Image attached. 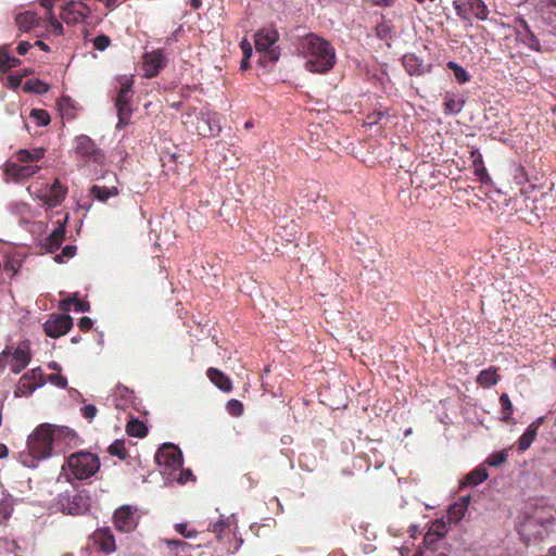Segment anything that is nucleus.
Returning a JSON list of instances; mask_svg holds the SVG:
<instances>
[{
  "mask_svg": "<svg viewBox=\"0 0 556 556\" xmlns=\"http://www.w3.org/2000/svg\"><path fill=\"white\" fill-rule=\"evenodd\" d=\"M198 134L206 138H215L222 131L220 121L217 113L203 110L197 116Z\"/></svg>",
  "mask_w": 556,
  "mask_h": 556,
  "instance_id": "nucleus-9",
  "label": "nucleus"
},
{
  "mask_svg": "<svg viewBox=\"0 0 556 556\" xmlns=\"http://www.w3.org/2000/svg\"><path fill=\"white\" fill-rule=\"evenodd\" d=\"M31 45L28 41H21L17 46L16 51L20 55H24L29 51Z\"/></svg>",
  "mask_w": 556,
  "mask_h": 556,
  "instance_id": "nucleus-58",
  "label": "nucleus"
},
{
  "mask_svg": "<svg viewBox=\"0 0 556 556\" xmlns=\"http://www.w3.org/2000/svg\"><path fill=\"white\" fill-rule=\"evenodd\" d=\"M75 253H76V247H74V245H66V247L63 248L62 253L55 256V261L59 262V263H62L63 262V260H62L63 256L66 257V258H71V257H73L75 255Z\"/></svg>",
  "mask_w": 556,
  "mask_h": 556,
  "instance_id": "nucleus-50",
  "label": "nucleus"
},
{
  "mask_svg": "<svg viewBox=\"0 0 556 556\" xmlns=\"http://www.w3.org/2000/svg\"><path fill=\"white\" fill-rule=\"evenodd\" d=\"M507 457H508V451L503 450V451L491 454L486 458L485 462L489 466L496 467V466L502 465L504 462H506Z\"/></svg>",
  "mask_w": 556,
  "mask_h": 556,
  "instance_id": "nucleus-44",
  "label": "nucleus"
},
{
  "mask_svg": "<svg viewBox=\"0 0 556 556\" xmlns=\"http://www.w3.org/2000/svg\"><path fill=\"white\" fill-rule=\"evenodd\" d=\"M8 349L0 354V372L8 366Z\"/></svg>",
  "mask_w": 556,
  "mask_h": 556,
  "instance_id": "nucleus-61",
  "label": "nucleus"
},
{
  "mask_svg": "<svg viewBox=\"0 0 556 556\" xmlns=\"http://www.w3.org/2000/svg\"><path fill=\"white\" fill-rule=\"evenodd\" d=\"M155 460L159 466L163 467L162 473L170 476L180 469L184 464L181 451L169 443L163 444L155 454Z\"/></svg>",
  "mask_w": 556,
  "mask_h": 556,
  "instance_id": "nucleus-7",
  "label": "nucleus"
},
{
  "mask_svg": "<svg viewBox=\"0 0 556 556\" xmlns=\"http://www.w3.org/2000/svg\"><path fill=\"white\" fill-rule=\"evenodd\" d=\"M13 513V503L10 498L0 502V522L8 520Z\"/></svg>",
  "mask_w": 556,
  "mask_h": 556,
  "instance_id": "nucleus-46",
  "label": "nucleus"
},
{
  "mask_svg": "<svg viewBox=\"0 0 556 556\" xmlns=\"http://www.w3.org/2000/svg\"><path fill=\"white\" fill-rule=\"evenodd\" d=\"M109 453L112 456H116L119 459H125L127 457V451L125 448V442L122 440H115L110 446H109Z\"/></svg>",
  "mask_w": 556,
  "mask_h": 556,
  "instance_id": "nucleus-40",
  "label": "nucleus"
},
{
  "mask_svg": "<svg viewBox=\"0 0 556 556\" xmlns=\"http://www.w3.org/2000/svg\"><path fill=\"white\" fill-rule=\"evenodd\" d=\"M73 326V319L68 315L58 314L51 315L49 319L45 323L43 328L47 336L51 338H59Z\"/></svg>",
  "mask_w": 556,
  "mask_h": 556,
  "instance_id": "nucleus-15",
  "label": "nucleus"
},
{
  "mask_svg": "<svg viewBox=\"0 0 556 556\" xmlns=\"http://www.w3.org/2000/svg\"><path fill=\"white\" fill-rule=\"evenodd\" d=\"M402 63L410 76H420L431 71V65L425 66L424 62L413 53L405 54L402 58Z\"/></svg>",
  "mask_w": 556,
  "mask_h": 556,
  "instance_id": "nucleus-21",
  "label": "nucleus"
},
{
  "mask_svg": "<svg viewBox=\"0 0 556 556\" xmlns=\"http://www.w3.org/2000/svg\"><path fill=\"white\" fill-rule=\"evenodd\" d=\"M467 511V508L465 507L464 504H458L457 502H455L454 504H452L448 508V511H447V517H448V520L451 522H458L463 519V517L465 516Z\"/></svg>",
  "mask_w": 556,
  "mask_h": 556,
  "instance_id": "nucleus-37",
  "label": "nucleus"
},
{
  "mask_svg": "<svg viewBox=\"0 0 556 556\" xmlns=\"http://www.w3.org/2000/svg\"><path fill=\"white\" fill-rule=\"evenodd\" d=\"M447 67L453 71L454 77L459 84H466L470 80L469 73L455 61L447 62Z\"/></svg>",
  "mask_w": 556,
  "mask_h": 556,
  "instance_id": "nucleus-35",
  "label": "nucleus"
},
{
  "mask_svg": "<svg viewBox=\"0 0 556 556\" xmlns=\"http://www.w3.org/2000/svg\"><path fill=\"white\" fill-rule=\"evenodd\" d=\"M54 505L65 515H86L91 509L92 498L87 490L73 489L58 494Z\"/></svg>",
  "mask_w": 556,
  "mask_h": 556,
  "instance_id": "nucleus-4",
  "label": "nucleus"
},
{
  "mask_svg": "<svg viewBox=\"0 0 556 556\" xmlns=\"http://www.w3.org/2000/svg\"><path fill=\"white\" fill-rule=\"evenodd\" d=\"M300 50L305 59V68L312 73H327L336 63V51L332 45L314 34L302 39Z\"/></svg>",
  "mask_w": 556,
  "mask_h": 556,
  "instance_id": "nucleus-1",
  "label": "nucleus"
},
{
  "mask_svg": "<svg viewBox=\"0 0 556 556\" xmlns=\"http://www.w3.org/2000/svg\"><path fill=\"white\" fill-rule=\"evenodd\" d=\"M166 58L161 50L147 53L143 59L144 76L152 78L165 66Z\"/></svg>",
  "mask_w": 556,
  "mask_h": 556,
  "instance_id": "nucleus-18",
  "label": "nucleus"
},
{
  "mask_svg": "<svg viewBox=\"0 0 556 556\" xmlns=\"http://www.w3.org/2000/svg\"><path fill=\"white\" fill-rule=\"evenodd\" d=\"M90 195L97 199L100 202H106L109 199L117 197L119 194V189L117 186H99L93 185L89 189Z\"/></svg>",
  "mask_w": 556,
  "mask_h": 556,
  "instance_id": "nucleus-23",
  "label": "nucleus"
},
{
  "mask_svg": "<svg viewBox=\"0 0 556 556\" xmlns=\"http://www.w3.org/2000/svg\"><path fill=\"white\" fill-rule=\"evenodd\" d=\"M469 10L471 16L480 21H485L489 16V9L482 0H470Z\"/></svg>",
  "mask_w": 556,
  "mask_h": 556,
  "instance_id": "nucleus-31",
  "label": "nucleus"
},
{
  "mask_svg": "<svg viewBox=\"0 0 556 556\" xmlns=\"http://www.w3.org/2000/svg\"><path fill=\"white\" fill-rule=\"evenodd\" d=\"M376 35L379 39H390L392 36V27L387 21H381L376 26Z\"/></svg>",
  "mask_w": 556,
  "mask_h": 556,
  "instance_id": "nucleus-45",
  "label": "nucleus"
},
{
  "mask_svg": "<svg viewBox=\"0 0 556 556\" xmlns=\"http://www.w3.org/2000/svg\"><path fill=\"white\" fill-rule=\"evenodd\" d=\"M477 381L482 387H486V388L493 387L497 382L496 370L493 367L482 370L479 374Z\"/></svg>",
  "mask_w": 556,
  "mask_h": 556,
  "instance_id": "nucleus-32",
  "label": "nucleus"
},
{
  "mask_svg": "<svg viewBox=\"0 0 556 556\" xmlns=\"http://www.w3.org/2000/svg\"><path fill=\"white\" fill-rule=\"evenodd\" d=\"M543 420H544V417L543 416H540L538 417L534 421H532L528 428L529 429H532L535 433H538V430L540 428V426L543 424Z\"/></svg>",
  "mask_w": 556,
  "mask_h": 556,
  "instance_id": "nucleus-60",
  "label": "nucleus"
},
{
  "mask_svg": "<svg viewBox=\"0 0 556 556\" xmlns=\"http://www.w3.org/2000/svg\"><path fill=\"white\" fill-rule=\"evenodd\" d=\"M100 469V459L98 455L79 451L65 458L61 466V472L58 482L64 479L66 482L84 481L94 476Z\"/></svg>",
  "mask_w": 556,
  "mask_h": 556,
  "instance_id": "nucleus-2",
  "label": "nucleus"
},
{
  "mask_svg": "<svg viewBox=\"0 0 556 556\" xmlns=\"http://www.w3.org/2000/svg\"><path fill=\"white\" fill-rule=\"evenodd\" d=\"M96 539L99 542L101 551L112 553L116 549L115 540L110 529H101L97 531Z\"/></svg>",
  "mask_w": 556,
  "mask_h": 556,
  "instance_id": "nucleus-26",
  "label": "nucleus"
},
{
  "mask_svg": "<svg viewBox=\"0 0 556 556\" xmlns=\"http://www.w3.org/2000/svg\"><path fill=\"white\" fill-rule=\"evenodd\" d=\"M227 527H228V522L222 518L213 525L212 531L215 532L218 538H220V534L224 532V530Z\"/></svg>",
  "mask_w": 556,
  "mask_h": 556,
  "instance_id": "nucleus-55",
  "label": "nucleus"
},
{
  "mask_svg": "<svg viewBox=\"0 0 556 556\" xmlns=\"http://www.w3.org/2000/svg\"><path fill=\"white\" fill-rule=\"evenodd\" d=\"M23 89L26 92H35L37 94L47 93L50 89L49 85L39 79H29L25 81Z\"/></svg>",
  "mask_w": 556,
  "mask_h": 556,
  "instance_id": "nucleus-34",
  "label": "nucleus"
},
{
  "mask_svg": "<svg viewBox=\"0 0 556 556\" xmlns=\"http://www.w3.org/2000/svg\"><path fill=\"white\" fill-rule=\"evenodd\" d=\"M93 321L89 317H83L78 323V326L83 331H88L89 329H91Z\"/></svg>",
  "mask_w": 556,
  "mask_h": 556,
  "instance_id": "nucleus-57",
  "label": "nucleus"
},
{
  "mask_svg": "<svg viewBox=\"0 0 556 556\" xmlns=\"http://www.w3.org/2000/svg\"><path fill=\"white\" fill-rule=\"evenodd\" d=\"M112 396L114 405L118 409H127L135 403V396L132 391L123 386L116 387Z\"/></svg>",
  "mask_w": 556,
  "mask_h": 556,
  "instance_id": "nucleus-22",
  "label": "nucleus"
},
{
  "mask_svg": "<svg viewBox=\"0 0 556 556\" xmlns=\"http://www.w3.org/2000/svg\"><path fill=\"white\" fill-rule=\"evenodd\" d=\"M240 48L243 53V56H245V59H251V56L253 54V48H252L251 42L247 38H243L240 41Z\"/></svg>",
  "mask_w": 556,
  "mask_h": 556,
  "instance_id": "nucleus-52",
  "label": "nucleus"
},
{
  "mask_svg": "<svg viewBox=\"0 0 556 556\" xmlns=\"http://www.w3.org/2000/svg\"><path fill=\"white\" fill-rule=\"evenodd\" d=\"M465 100L463 96L446 92L444 96V112L448 115H457L464 108Z\"/></svg>",
  "mask_w": 556,
  "mask_h": 556,
  "instance_id": "nucleus-24",
  "label": "nucleus"
},
{
  "mask_svg": "<svg viewBox=\"0 0 556 556\" xmlns=\"http://www.w3.org/2000/svg\"><path fill=\"white\" fill-rule=\"evenodd\" d=\"M47 29L53 35H62L63 26L59 22L58 17L53 14V12H49L47 17Z\"/></svg>",
  "mask_w": 556,
  "mask_h": 556,
  "instance_id": "nucleus-41",
  "label": "nucleus"
},
{
  "mask_svg": "<svg viewBox=\"0 0 556 556\" xmlns=\"http://www.w3.org/2000/svg\"><path fill=\"white\" fill-rule=\"evenodd\" d=\"M182 31V27L179 26L167 39H166V42L167 43H172L173 41H177L178 40V35L179 33Z\"/></svg>",
  "mask_w": 556,
  "mask_h": 556,
  "instance_id": "nucleus-64",
  "label": "nucleus"
},
{
  "mask_svg": "<svg viewBox=\"0 0 556 556\" xmlns=\"http://www.w3.org/2000/svg\"><path fill=\"white\" fill-rule=\"evenodd\" d=\"M470 0H454L453 8L462 20L470 22L471 13L469 10ZM471 25V23H469Z\"/></svg>",
  "mask_w": 556,
  "mask_h": 556,
  "instance_id": "nucleus-36",
  "label": "nucleus"
},
{
  "mask_svg": "<svg viewBox=\"0 0 556 556\" xmlns=\"http://www.w3.org/2000/svg\"><path fill=\"white\" fill-rule=\"evenodd\" d=\"M47 383V378L41 367H36L24 374L14 391L15 396H28L35 390L43 387Z\"/></svg>",
  "mask_w": 556,
  "mask_h": 556,
  "instance_id": "nucleus-8",
  "label": "nucleus"
},
{
  "mask_svg": "<svg viewBox=\"0 0 556 556\" xmlns=\"http://www.w3.org/2000/svg\"><path fill=\"white\" fill-rule=\"evenodd\" d=\"M279 33L274 25H267L258 29L254 35L256 52L261 54L260 64L276 63L280 58V49L277 46Z\"/></svg>",
  "mask_w": 556,
  "mask_h": 556,
  "instance_id": "nucleus-5",
  "label": "nucleus"
},
{
  "mask_svg": "<svg viewBox=\"0 0 556 556\" xmlns=\"http://www.w3.org/2000/svg\"><path fill=\"white\" fill-rule=\"evenodd\" d=\"M111 43V39L106 35H99L93 39V47L99 51H104Z\"/></svg>",
  "mask_w": 556,
  "mask_h": 556,
  "instance_id": "nucleus-49",
  "label": "nucleus"
},
{
  "mask_svg": "<svg viewBox=\"0 0 556 556\" xmlns=\"http://www.w3.org/2000/svg\"><path fill=\"white\" fill-rule=\"evenodd\" d=\"M49 428L48 434L54 453H61L66 446L71 445L75 439V432L68 427L45 425Z\"/></svg>",
  "mask_w": 556,
  "mask_h": 556,
  "instance_id": "nucleus-11",
  "label": "nucleus"
},
{
  "mask_svg": "<svg viewBox=\"0 0 556 556\" xmlns=\"http://www.w3.org/2000/svg\"><path fill=\"white\" fill-rule=\"evenodd\" d=\"M75 152L85 161L102 163L104 159L102 151L97 147L94 141L86 135H79L75 138Z\"/></svg>",
  "mask_w": 556,
  "mask_h": 556,
  "instance_id": "nucleus-10",
  "label": "nucleus"
},
{
  "mask_svg": "<svg viewBox=\"0 0 556 556\" xmlns=\"http://www.w3.org/2000/svg\"><path fill=\"white\" fill-rule=\"evenodd\" d=\"M126 431L131 437L143 438L147 432V426L138 419L131 418L126 426Z\"/></svg>",
  "mask_w": 556,
  "mask_h": 556,
  "instance_id": "nucleus-33",
  "label": "nucleus"
},
{
  "mask_svg": "<svg viewBox=\"0 0 556 556\" xmlns=\"http://www.w3.org/2000/svg\"><path fill=\"white\" fill-rule=\"evenodd\" d=\"M471 157H472V164L475 166L476 176H478V178L481 182H486V180L489 179V175H488L485 167L483 166L482 155L480 154L479 151H472Z\"/></svg>",
  "mask_w": 556,
  "mask_h": 556,
  "instance_id": "nucleus-30",
  "label": "nucleus"
},
{
  "mask_svg": "<svg viewBox=\"0 0 556 556\" xmlns=\"http://www.w3.org/2000/svg\"><path fill=\"white\" fill-rule=\"evenodd\" d=\"M40 166L24 163L23 165L10 162L5 164L4 172L7 176L15 181L27 179L34 176Z\"/></svg>",
  "mask_w": 556,
  "mask_h": 556,
  "instance_id": "nucleus-17",
  "label": "nucleus"
},
{
  "mask_svg": "<svg viewBox=\"0 0 556 556\" xmlns=\"http://www.w3.org/2000/svg\"><path fill=\"white\" fill-rule=\"evenodd\" d=\"M168 480H175L178 483L184 484L187 481L194 480V477L190 469H184L180 467V469H177V471L173 473Z\"/></svg>",
  "mask_w": 556,
  "mask_h": 556,
  "instance_id": "nucleus-43",
  "label": "nucleus"
},
{
  "mask_svg": "<svg viewBox=\"0 0 556 556\" xmlns=\"http://www.w3.org/2000/svg\"><path fill=\"white\" fill-rule=\"evenodd\" d=\"M72 306H74L73 298H70L67 300H63L59 304V308L63 312L71 311Z\"/></svg>",
  "mask_w": 556,
  "mask_h": 556,
  "instance_id": "nucleus-59",
  "label": "nucleus"
},
{
  "mask_svg": "<svg viewBox=\"0 0 556 556\" xmlns=\"http://www.w3.org/2000/svg\"><path fill=\"white\" fill-rule=\"evenodd\" d=\"M29 116L35 119L38 126H47L50 123V115L47 111L40 109H33Z\"/></svg>",
  "mask_w": 556,
  "mask_h": 556,
  "instance_id": "nucleus-42",
  "label": "nucleus"
},
{
  "mask_svg": "<svg viewBox=\"0 0 556 556\" xmlns=\"http://www.w3.org/2000/svg\"><path fill=\"white\" fill-rule=\"evenodd\" d=\"M67 219L68 214H65V216L62 219H58L56 227L52 230V232L49 236H47L40 241L41 248L45 249L47 252H53L61 247L64 240L65 225Z\"/></svg>",
  "mask_w": 556,
  "mask_h": 556,
  "instance_id": "nucleus-16",
  "label": "nucleus"
},
{
  "mask_svg": "<svg viewBox=\"0 0 556 556\" xmlns=\"http://www.w3.org/2000/svg\"><path fill=\"white\" fill-rule=\"evenodd\" d=\"M91 13L90 8L80 0H71L66 2L61 11V18L66 24H77L84 22Z\"/></svg>",
  "mask_w": 556,
  "mask_h": 556,
  "instance_id": "nucleus-12",
  "label": "nucleus"
},
{
  "mask_svg": "<svg viewBox=\"0 0 556 556\" xmlns=\"http://www.w3.org/2000/svg\"><path fill=\"white\" fill-rule=\"evenodd\" d=\"M489 477L488 470L479 466L475 470H472L470 473L467 475L465 481L463 482L464 485H471L476 486L483 481H485Z\"/></svg>",
  "mask_w": 556,
  "mask_h": 556,
  "instance_id": "nucleus-27",
  "label": "nucleus"
},
{
  "mask_svg": "<svg viewBox=\"0 0 556 556\" xmlns=\"http://www.w3.org/2000/svg\"><path fill=\"white\" fill-rule=\"evenodd\" d=\"M18 267L13 261H9L4 263V269L12 271V274H16L18 270Z\"/></svg>",
  "mask_w": 556,
  "mask_h": 556,
  "instance_id": "nucleus-63",
  "label": "nucleus"
},
{
  "mask_svg": "<svg viewBox=\"0 0 556 556\" xmlns=\"http://www.w3.org/2000/svg\"><path fill=\"white\" fill-rule=\"evenodd\" d=\"M97 407L92 404H87L84 407H81L83 416L89 421L93 420V418L97 416Z\"/></svg>",
  "mask_w": 556,
  "mask_h": 556,
  "instance_id": "nucleus-51",
  "label": "nucleus"
},
{
  "mask_svg": "<svg viewBox=\"0 0 556 556\" xmlns=\"http://www.w3.org/2000/svg\"><path fill=\"white\" fill-rule=\"evenodd\" d=\"M226 409L231 416L239 417L243 413V405L238 400H229Z\"/></svg>",
  "mask_w": 556,
  "mask_h": 556,
  "instance_id": "nucleus-47",
  "label": "nucleus"
},
{
  "mask_svg": "<svg viewBox=\"0 0 556 556\" xmlns=\"http://www.w3.org/2000/svg\"><path fill=\"white\" fill-rule=\"evenodd\" d=\"M21 61L12 56L9 52V47L0 48V71L4 72L20 65Z\"/></svg>",
  "mask_w": 556,
  "mask_h": 556,
  "instance_id": "nucleus-29",
  "label": "nucleus"
},
{
  "mask_svg": "<svg viewBox=\"0 0 556 556\" xmlns=\"http://www.w3.org/2000/svg\"><path fill=\"white\" fill-rule=\"evenodd\" d=\"M536 434L532 429L527 428L523 434L518 440V448L523 452L528 450L536 438Z\"/></svg>",
  "mask_w": 556,
  "mask_h": 556,
  "instance_id": "nucleus-39",
  "label": "nucleus"
},
{
  "mask_svg": "<svg viewBox=\"0 0 556 556\" xmlns=\"http://www.w3.org/2000/svg\"><path fill=\"white\" fill-rule=\"evenodd\" d=\"M528 46H529L531 49H534V50H539V49H540V42H539V40L535 38V36H534V35H532V34H530V36H529Z\"/></svg>",
  "mask_w": 556,
  "mask_h": 556,
  "instance_id": "nucleus-62",
  "label": "nucleus"
},
{
  "mask_svg": "<svg viewBox=\"0 0 556 556\" xmlns=\"http://www.w3.org/2000/svg\"><path fill=\"white\" fill-rule=\"evenodd\" d=\"M117 83L118 91L115 99V108L118 116L117 127L122 128L129 123L132 113L130 102L134 94V79L131 76L123 75L117 78Z\"/></svg>",
  "mask_w": 556,
  "mask_h": 556,
  "instance_id": "nucleus-6",
  "label": "nucleus"
},
{
  "mask_svg": "<svg viewBox=\"0 0 556 556\" xmlns=\"http://www.w3.org/2000/svg\"><path fill=\"white\" fill-rule=\"evenodd\" d=\"M208 379L222 391L230 392L232 389V383L230 379L220 370L216 368H208L206 372Z\"/></svg>",
  "mask_w": 556,
  "mask_h": 556,
  "instance_id": "nucleus-25",
  "label": "nucleus"
},
{
  "mask_svg": "<svg viewBox=\"0 0 556 556\" xmlns=\"http://www.w3.org/2000/svg\"><path fill=\"white\" fill-rule=\"evenodd\" d=\"M500 403H501V408H502L503 420L510 421L511 415L514 412V407H513V403H511L509 396L506 393H503L500 396Z\"/></svg>",
  "mask_w": 556,
  "mask_h": 556,
  "instance_id": "nucleus-38",
  "label": "nucleus"
},
{
  "mask_svg": "<svg viewBox=\"0 0 556 556\" xmlns=\"http://www.w3.org/2000/svg\"><path fill=\"white\" fill-rule=\"evenodd\" d=\"M8 366L14 374L21 372L30 362V348L28 341L21 342L14 352L8 349Z\"/></svg>",
  "mask_w": 556,
  "mask_h": 556,
  "instance_id": "nucleus-14",
  "label": "nucleus"
},
{
  "mask_svg": "<svg viewBox=\"0 0 556 556\" xmlns=\"http://www.w3.org/2000/svg\"><path fill=\"white\" fill-rule=\"evenodd\" d=\"M47 381L61 389H65L67 387V379L60 372L50 375L47 378Z\"/></svg>",
  "mask_w": 556,
  "mask_h": 556,
  "instance_id": "nucleus-48",
  "label": "nucleus"
},
{
  "mask_svg": "<svg viewBox=\"0 0 556 556\" xmlns=\"http://www.w3.org/2000/svg\"><path fill=\"white\" fill-rule=\"evenodd\" d=\"M45 150L42 148H37L34 150H20L16 153V159L20 163H30L41 160Z\"/></svg>",
  "mask_w": 556,
  "mask_h": 556,
  "instance_id": "nucleus-28",
  "label": "nucleus"
},
{
  "mask_svg": "<svg viewBox=\"0 0 556 556\" xmlns=\"http://www.w3.org/2000/svg\"><path fill=\"white\" fill-rule=\"evenodd\" d=\"M74 302V309L76 312H88L89 311V303L78 300L76 296H73Z\"/></svg>",
  "mask_w": 556,
  "mask_h": 556,
  "instance_id": "nucleus-56",
  "label": "nucleus"
},
{
  "mask_svg": "<svg viewBox=\"0 0 556 556\" xmlns=\"http://www.w3.org/2000/svg\"><path fill=\"white\" fill-rule=\"evenodd\" d=\"M136 511L137 508L130 505H125L117 508L113 516L116 529L125 533L135 530L138 525V517Z\"/></svg>",
  "mask_w": 556,
  "mask_h": 556,
  "instance_id": "nucleus-13",
  "label": "nucleus"
},
{
  "mask_svg": "<svg viewBox=\"0 0 556 556\" xmlns=\"http://www.w3.org/2000/svg\"><path fill=\"white\" fill-rule=\"evenodd\" d=\"M15 25L22 33H27L39 24L40 17L34 11L13 12Z\"/></svg>",
  "mask_w": 556,
  "mask_h": 556,
  "instance_id": "nucleus-20",
  "label": "nucleus"
},
{
  "mask_svg": "<svg viewBox=\"0 0 556 556\" xmlns=\"http://www.w3.org/2000/svg\"><path fill=\"white\" fill-rule=\"evenodd\" d=\"M48 430V427L41 425L28 437L26 450L18 455L23 466L35 468L39 460L46 459L54 453Z\"/></svg>",
  "mask_w": 556,
  "mask_h": 556,
  "instance_id": "nucleus-3",
  "label": "nucleus"
},
{
  "mask_svg": "<svg viewBox=\"0 0 556 556\" xmlns=\"http://www.w3.org/2000/svg\"><path fill=\"white\" fill-rule=\"evenodd\" d=\"M65 194L66 189L59 182V180H55L48 190L39 195V198L48 207H55L63 201Z\"/></svg>",
  "mask_w": 556,
  "mask_h": 556,
  "instance_id": "nucleus-19",
  "label": "nucleus"
},
{
  "mask_svg": "<svg viewBox=\"0 0 556 556\" xmlns=\"http://www.w3.org/2000/svg\"><path fill=\"white\" fill-rule=\"evenodd\" d=\"M175 528L181 535H184L187 539H192L197 535L195 530H190V531L187 530L186 523H176Z\"/></svg>",
  "mask_w": 556,
  "mask_h": 556,
  "instance_id": "nucleus-53",
  "label": "nucleus"
},
{
  "mask_svg": "<svg viewBox=\"0 0 556 556\" xmlns=\"http://www.w3.org/2000/svg\"><path fill=\"white\" fill-rule=\"evenodd\" d=\"M11 210L20 214L22 216L26 215L29 212V205L23 202L14 203L11 205Z\"/></svg>",
  "mask_w": 556,
  "mask_h": 556,
  "instance_id": "nucleus-54",
  "label": "nucleus"
}]
</instances>
